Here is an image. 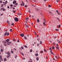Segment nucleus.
<instances>
[{"label":"nucleus","instance_id":"obj_7","mask_svg":"<svg viewBox=\"0 0 62 62\" xmlns=\"http://www.w3.org/2000/svg\"><path fill=\"white\" fill-rule=\"evenodd\" d=\"M25 26H26V27H29V26L28 25L26 24H25Z\"/></svg>","mask_w":62,"mask_h":62},{"label":"nucleus","instance_id":"obj_32","mask_svg":"<svg viewBox=\"0 0 62 62\" xmlns=\"http://www.w3.org/2000/svg\"><path fill=\"white\" fill-rule=\"evenodd\" d=\"M10 31L11 32H12V29H11L10 30Z\"/></svg>","mask_w":62,"mask_h":62},{"label":"nucleus","instance_id":"obj_49","mask_svg":"<svg viewBox=\"0 0 62 62\" xmlns=\"http://www.w3.org/2000/svg\"><path fill=\"white\" fill-rule=\"evenodd\" d=\"M51 7V6L50 5H49L48 7Z\"/></svg>","mask_w":62,"mask_h":62},{"label":"nucleus","instance_id":"obj_18","mask_svg":"<svg viewBox=\"0 0 62 62\" xmlns=\"http://www.w3.org/2000/svg\"><path fill=\"white\" fill-rule=\"evenodd\" d=\"M8 54V55H10V53H9V52H7Z\"/></svg>","mask_w":62,"mask_h":62},{"label":"nucleus","instance_id":"obj_20","mask_svg":"<svg viewBox=\"0 0 62 62\" xmlns=\"http://www.w3.org/2000/svg\"><path fill=\"white\" fill-rule=\"evenodd\" d=\"M24 39H27V38L25 36H24Z\"/></svg>","mask_w":62,"mask_h":62},{"label":"nucleus","instance_id":"obj_60","mask_svg":"<svg viewBox=\"0 0 62 62\" xmlns=\"http://www.w3.org/2000/svg\"><path fill=\"white\" fill-rule=\"evenodd\" d=\"M15 5H18V4H17V3H16Z\"/></svg>","mask_w":62,"mask_h":62},{"label":"nucleus","instance_id":"obj_44","mask_svg":"<svg viewBox=\"0 0 62 62\" xmlns=\"http://www.w3.org/2000/svg\"><path fill=\"white\" fill-rule=\"evenodd\" d=\"M13 12H14V13H15V12H16L15 11H14V10H13Z\"/></svg>","mask_w":62,"mask_h":62},{"label":"nucleus","instance_id":"obj_33","mask_svg":"<svg viewBox=\"0 0 62 62\" xmlns=\"http://www.w3.org/2000/svg\"><path fill=\"white\" fill-rule=\"evenodd\" d=\"M10 6V7H13V5L12 4H11Z\"/></svg>","mask_w":62,"mask_h":62},{"label":"nucleus","instance_id":"obj_47","mask_svg":"<svg viewBox=\"0 0 62 62\" xmlns=\"http://www.w3.org/2000/svg\"><path fill=\"white\" fill-rule=\"evenodd\" d=\"M44 51L45 52H47V51H46V49H45V50H44Z\"/></svg>","mask_w":62,"mask_h":62},{"label":"nucleus","instance_id":"obj_30","mask_svg":"<svg viewBox=\"0 0 62 62\" xmlns=\"http://www.w3.org/2000/svg\"><path fill=\"white\" fill-rule=\"evenodd\" d=\"M36 10H37V11H39V9H36Z\"/></svg>","mask_w":62,"mask_h":62},{"label":"nucleus","instance_id":"obj_35","mask_svg":"<svg viewBox=\"0 0 62 62\" xmlns=\"http://www.w3.org/2000/svg\"><path fill=\"white\" fill-rule=\"evenodd\" d=\"M21 48L22 49H23V46H21Z\"/></svg>","mask_w":62,"mask_h":62},{"label":"nucleus","instance_id":"obj_59","mask_svg":"<svg viewBox=\"0 0 62 62\" xmlns=\"http://www.w3.org/2000/svg\"><path fill=\"white\" fill-rule=\"evenodd\" d=\"M3 15V14H1L0 15L1 16H2Z\"/></svg>","mask_w":62,"mask_h":62},{"label":"nucleus","instance_id":"obj_11","mask_svg":"<svg viewBox=\"0 0 62 62\" xmlns=\"http://www.w3.org/2000/svg\"><path fill=\"white\" fill-rule=\"evenodd\" d=\"M2 9L3 10V11H4L5 10V9L4 8H2Z\"/></svg>","mask_w":62,"mask_h":62},{"label":"nucleus","instance_id":"obj_64","mask_svg":"<svg viewBox=\"0 0 62 62\" xmlns=\"http://www.w3.org/2000/svg\"><path fill=\"white\" fill-rule=\"evenodd\" d=\"M56 38V36H55L54 37V39H55Z\"/></svg>","mask_w":62,"mask_h":62},{"label":"nucleus","instance_id":"obj_52","mask_svg":"<svg viewBox=\"0 0 62 62\" xmlns=\"http://www.w3.org/2000/svg\"><path fill=\"white\" fill-rule=\"evenodd\" d=\"M56 12H57V13H58V10H56Z\"/></svg>","mask_w":62,"mask_h":62},{"label":"nucleus","instance_id":"obj_53","mask_svg":"<svg viewBox=\"0 0 62 62\" xmlns=\"http://www.w3.org/2000/svg\"><path fill=\"white\" fill-rule=\"evenodd\" d=\"M29 12L30 13H31V12L29 10Z\"/></svg>","mask_w":62,"mask_h":62},{"label":"nucleus","instance_id":"obj_6","mask_svg":"<svg viewBox=\"0 0 62 62\" xmlns=\"http://www.w3.org/2000/svg\"><path fill=\"white\" fill-rule=\"evenodd\" d=\"M16 3V0H14L13 2V4H15Z\"/></svg>","mask_w":62,"mask_h":62},{"label":"nucleus","instance_id":"obj_15","mask_svg":"<svg viewBox=\"0 0 62 62\" xmlns=\"http://www.w3.org/2000/svg\"><path fill=\"white\" fill-rule=\"evenodd\" d=\"M50 53H51V54H52L54 55V53H53V52H52V51H50Z\"/></svg>","mask_w":62,"mask_h":62},{"label":"nucleus","instance_id":"obj_14","mask_svg":"<svg viewBox=\"0 0 62 62\" xmlns=\"http://www.w3.org/2000/svg\"><path fill=\"white\" fill-rule=\"evenodd\" d=\"M7 59L6 58H5L4 59V61H7Z\"/></svg>","mask_w":62,"mask_h":62},{"label":"nucleus","instance_id":"obj_55","mask_svg":"<svg viewBox=\"0 0 62 62\" xmlns=\"http://www.w3.org/2000/svg\"><path fill=\"white\" fill-rule=\"evenodd\" d=\"M56 46H58L59 45H58V44H56Z\"/></svg>","mask_w":62,"mask_h":62},{"label":"nucleus","instance_id":"obj_4","mask_svg":"<svg viewBox=\"0 0 62 62\" xmlns=\"http://www.w3.org/2000/svg\"><path fill=\"white\" fill-rule=\"evenodd\" d=\"M12 43L11 42H9V43L8 42L7 43V44L8 45H9V44H11Z\"/></svg>","mask_w":62,"mask_h":62},{"label":"nucleus","instance_id":"obj_13","mask_svg":"<svg viewBox=\"0 0 62 62\" xmlns=\"http://www.w3.org/2000/svg\"><path fill=\"white\" fill-rule=\"evenodd\" d=\"M56 49H57L58 50V49H59V47H58V46L57 47V46H56Z\"/></svg>","mask_w":62,"mask_h":62},{"label":"nucleus","instance_id":"obj_24","mask_svg":"<svg viewBox=\"0 0 62 62\" xmlns=\"http://www.w3.org/2000/svg\"><path fill=\"white\" fill-rule=\"evenodd\" d=\"M39 58L38 57H37L36 58V60L37 61H38L39 60Z\"/></svg>","mask_w":62,"mask_h":62},{"label":"nucleus","instance_id":"obj_29","mask_svg":"<svg viewBox=\"0 0 62 62\" xmlns=\"http://www.w3.org/2000/svg\"><path fill=\"white\" fill-rule=\"evenodd\" d=\"M37 21V22H39V19H38Z\"/></svg>","mask_w":62,"mask_h":62},{"label":"nucleus","instance_id":"obj_25","mask_svg":"<svg viewBox=\"0 0 62 62\" xmlns=\"http://www.w3.org/2000/svg\"><path fill=\"white\" fill-rule=\"evenodd\" d=\"M7 23H8L9 24V21H7Z\"/></svg>","mask_w":62,"mask_h":62},{"label":"nucleus","instance_id":"obj_54","mask_svg":"<svg viewBox=\"0 0 62 62\" xmlns=\"http://www.w3.org/2000/svg\"><path fill=\"white\" fill-rule=\"evenodd\" d=\"M7 8H9V6H8L7 7Z\"/></svg>","mask_w":62,"mask_h":62},{"label":"nucleus","instance_id":"obj_28","mask_svg":"<svg viewBox=\"0 0 62 62\" xmlns=\"http://www.w3.org/2000/svg\"><path fill=\"white\" fill-rule=\"evenodd\" d=\"M43 24H44V26H45V22H44L43 23Z\"/></svg>","mask_w":62,"mask_h":62},{"label":"nucleus","instance_id":"obj_2","mask_svg":"<svg viewBox=\"0 0 62 62\" xmlns=\"http://www.w3.org/2000/svg\"><path fill=\"white\" fill-rule=\"evenodd\" d=\"M20 36H21V37H24V34L23 33H22L20 34Z\"/></svg>","mask_w":62,"mask_h":62},{"label":"nucleus","instance_id":"obj_34","mask_svg":"<svg viewBox=\"0 0 62 62\" xmlns=\"http://www.w3.org/2000/svg\"><path fill=\"white\" fill-rule=\"evenodd\" d=\"M21 54H22V55H23V56L24 55V54H23V53H21Z\"/></svg>","mask_w":62,"mask_h":62},{"label":"nucleus","instance_id":"obj_23","mask_svg":"<svg viewBox=\"0 0 62 62\" xmlns=\"http://www.w3.org/2000/svg\"><path fill=\"white\" fill-rule=\"evenodd\" d=\"M9 35V33L8 32L7 33V36H8Z\"/></svg>","mask_w":62,"mask_h":62},{"label":"nucleus","instance_id":"obj_10","mask_svg":"<svg viewBox=\"0 0 62 62\" xmlns=\"http://www.w3.org/2000/svg\"><path fill=\"white\" fill-rule=\"evenodd\" d=\"M60 25H58V26H57V27H58V28H60Z\"/></svg>","mask_w":62,"mask_h":62},{"label":"nucleus","instance_id":"obj_42","mask_svg":"<svg viewBox=\"0 0 62 62\" xmlns=\"http://www.w3.org/2000/svg\"><path fill=\"white\" fill-rule=\"evenodd\" d=\"M30 52H32V49H31L30 50Z\"/></svg>","mask_w":62,"mask_h":62},{"label":"nucleus","instance_id":"obj_8","mask_svg":"<svg viewBox=\"0 0 62 62\" xmlns=\"http://www.w3.org/2000/svg\"><path fill=\"white\" fill-rule=\"evenodd\" d=\"M28 20H29V18L26 17V21H28Z\"/></svg>","mask_w":62,"mask_h":62},{"label":"nucleus","instance_id":"obj_51","mask_svg":"<svg viewBox=\"0 0 62 62\" xmlns=\"http://www.w3.org/2000/svg\"><path fill=\"white\" fill-rule=\"evenodd\" d=\"M52 49V48L51 47H50L49 48V50H51V49Z\"/></svg>","mask_w":62,"mask_h":62},{"label":"nucleus","instance_id":"obj_26","mask_svg":"<svg viewBox=\"0 0 62 62\" xmlns=\"http://www.w3.org/2000/svg\"><path fill=\"white\" fill-rule=\"evenodd\" d=\"M43 50H42L41 51L40 53H41V54H42V53H43Z\"/></svg>","mask_w":62,"mask_h":62},{"label":"nucleus","instance_id":"obj_27","mask_svg":"<svg viewBox=\"0 0 62 62\" xmlns=\"http://www.w3.org/2000/svg\"><path fill=\"white\" fill-rule=\"evenodd\" d=\"M55 30L57 31H59V30L58 29H55Z\"/></svg>","mask_w":62,"mask_h":62},{"label":"nucleus","instance_id":"obj_43","mask_svg":"<svg viewBox=\"0 0 62 62\" xmlns=\"http://www.w3.org/2000/svg\"><path fill=\"white\" fill-rule=\"evenodd\" d=\"M32 62V60H31V61H29L28 62Z\"/></svg>","mask_w":62,"mask_h":62},{"label":"nucleus","instance_id":"obj_39","mask_svg":"<svg viewBox=\"0 0 62 62\" xmlns=\"http://www.w3.org/2000/svg\"><path fill=\"white\" fill-rule=\"evenodd\" d=\"M55 57L57 59H58V58H57V56H55Z\"/></svg>","mask_w":62,"mask_h":62},{"label":"nucleus","instance_id":"obj_63","mask_svg":"<svg viewBox=\"0 0 62 62\" xmlns=\"http://www.w3.org/2000/svg\"><path fill=\"white\" fill-rule=\"evenodd\" d=\"M57 19L59 20V19L58 18H57Z\"/></svg>","mask_w":62,"mask_h":62},{"label":"nucleus","instance_id":"obj_48","mask_svg":"<svg viewBox=\"0 0 62 62\" xmlns=\"http://www.w3.org/2000/svg\"><path fill=\"white\" fill-rule=\"evenodd\" d=\"M14 23H12V24H11V25H14Z\"/></svg>","mask_w":62,"mask_h":62},{"label":"nucleus","instance_id":"obj_40","mask_svg":"<svg viewBox=\"0 0 62 62\" xmlns=\"http://www.w3.org/2000/svg\"><path fill=\"white\" fill-rule=\"evenodd\" d=\"M37 40L38 41H39V38H37Z\"/></svg>","mask_w":62,"mask_h":62},{"label":"nucleus","instance_id":"obj_45","mask_svg":"<svg viewBox=\"0 0 62 62\" xmlns=\"http://www.w3.org/2000/svg\"><path fill=\"white\" fill-rule=\"evenodd\" d=\"M25 47L27 48V46H25Z\"/></svg>","mask_w":62,"mask_h":62},{"label":"nucleus","instance_id":"obj_46","mask_svg":"<svg viewBox=\"0 0 62 62\" xmlns=\"http://www.w3.org/2000/svg\"><path fill=\"white\" fill-rule=\"evenodd\" d=\"M49 12L50 13V14H52V13H51V12L50 11H49Z\"/></svg>","mask_w":62,"mask_h":62},{"label":"nucleus","instance_id":"obj_21","mask_svg":"<svg viewBox=\"0 0 62 62\" xmlns=\"http://www.w3.org/2000/svg\"><path fill=\"white\" fill-rule=\"evenodd\" d=\"M3 52V50L2 49H1V52Z\"/></svg>","mask_w":62,"mask_h":62},{"label":"nucleus","instance_id":"obj_41","mask_svg":"<svg viewBox=\"0 0 62 62\" xmlns=\"http://www.w3.org/2000/svg\"><path fill=\"white\" fill-rule=\"evenodd\" d=\"M4 6V4H2L1 6V7H3V6Z\"/></svg>","mask_w":62,"mask_h":62},{"label":"nucleus","instance_id":"obj_1","mask_svg":"<svg viewBox=\"0 0 62 62\" xmlns=\"http://www.w3.org/2000/svg\"><path fill=\"white\" fill-rule=\"evenodd\" d=\"M14 20L15 21H16V22H18V21L19 19H18V18L17 17H15L14 18Z\"/></svg>","mask_w":62,"mask_h":62},{"label":"nucleus","instance_id":"obj_37","mask_svg":"<svg viewBox=\"0 0 62 62\" xmlns=\"http://www.w3.org/2000/svg\"><path fill=\"white\" fill-rule=\"evenodd\" d=\"M18 15H22V14L21 13H19L18 14Z\"/></svg>","mask_w":62,"mask_h":62},{"label":"nucleus","instance_id":"obj_31","mask_svg":"<svg viewBox=\"0 0 62 62\" xmlns=\"http://www.w3.org/2000/svg\"><path fill=\"white\" fill-rule=\"evenodd\" d=\"M17 57V55H16L15 56V58H16Z\"/></svg>","mask_w":62,"mask_h":62},{"label":"nucleus","instance_id":"obj_56","mask_svg":"<svg viewBox=\"0 0 62 62\" xmlns=\"http://www.w3.org/2000/svg\"><path fill=\"white\" fill-rule=\"evenodd\" d=\"M13 41H15V39H13Z\"/></svg>","mask_w":62,"mask_h":62},{"label":"nucleus","instance_id":"obj_50","mask_svg":"<svg viewBox=\"0 0 62 62\" xmlns=\"http://www.w3.org/2000/svg\"><path fill=\"white\" fill-rule=\"evenodd\" d=\"M27 7V5H25V8H26V7Z\"/></svg>","mask_w":62,"mask_h":62},{"label":"nucleus","instance_id":"obj_17","mask_svg":"<svg viewBox=\"0 0 62 62\" xmlns=\"http://www.w3.org/2000/svg\"><path fill=\"white\" fill-rule=\"evenodd\" d=\"M35 56H38L39 54H38L37 53V54H35Z\"/></svg>","mask_w":62,"mask_h":62},{"label":"nucleus","instance_id":"obj_58","mask_svg":"<svg viewBox=\"0 0 62 62\" xmlns=\"http://www.w3.org/2000/svg\"><path fill=\"white\" fill-rule=\"evenodd\" d=\"M0 3H2V1H0Z\"/></svg>","mask_w":62,"mask_h":62},{"label":"nucleus","instance_id":"obj_57","mask_svg":"<svg viewBox=\"0 0 62 62\" xmlns=\"http://www.w3.org/2000/svg\"><path fill=\"white\" fill-rule=\"evenodd\" d=\"M4 43H5V44H7V42H6L5 41H4Z\"/></svg>","mask_w":62,"mask_h":62},{"label":"nucleus","instance_id":"obj_61","mask_svg":"<svg viewBox=\"0 0 62 62\" xmlns=\"http://www.w3.org/2000/svg\"><path fill=\"white\" fill-rule=\"evenodd\" d=\"M4 45L5 46H6V44H4Z\"/></svg>","mask_w":62,"mask_h":62},{"label":"nucleus","instance_id":"obj_9","mask_svg":"<svg viewBox=\"0 0 62 62\" xmlns=\"http://www.w3.org/2000/svg\"><path fill=\"white\" fill-rule=\"evenodd\" d=\"M10 55H8L7 56V58H8L9 57H10Z\"/></svg>","mask_w":62,"mask_h":62},{"label":"nucleus","instance_id":"obj_36","mask_svg":"<svg viewBox=\"0 0 62 62\" xmlns=\"http://www.w3.org/2000/svg\"><path fill=\"white\" fill-rule=\"evenodd\" d=\"M58 13V15H60V13H59V12H58V13Z\"/></svg>","mask_w":62,"mask_h":62},{"label":"nucleus","instance_id":"obj_16","mask_svg":"<svg viewBox=\"0 0 62 62\" xmlns=\"http://www.w3.org/2000/svg\"><path fill=\"white\" fill-rule=\"evenodd\" d=\"M6 41L7 42H9V39H7V40H6Z\"/></svg>","mask_w":62,"mask_h":62},{"label":"nucleus","instance_id":"obj_38","mask_svg":"<svg viewBox=\"0 0 62 62\" xmlns=\"http://www.w3.org/2000/svg\"><path fill=\"white\" fill-rule=\"evenodd\" d=\"M52 49H54V46L52 47Z\"/></svg>","mask_w":62,"mask_h":62},{"label":"nucleus","instance_id":"obj_19","mask_svg":"<svg viewBox=\"0 0 62 62\" xmlns=\"http://www.w3.org/2000/svg\"><path fill=\"white\" fill-rule=\"evenodd\" d=\"M42 43V41H41L40 42V44H41Z\"/></svg>","mask_w":62,"mask_h":62},{"label":"nucleus","instance_id":"obj_22","mask_svg":"<svg viewBox=\"0 0 62 62\" xmlns=\"http://www.w3.org/2000/svg\"><path fill=\"white\" fill-rule=\"evenodd\" d=\"M7 32H6V33L4 34V36H6V35H7Z\"/></svg>","mask_w":62,"mask_h":62},{"label":"nucleus","instance_id":"obj_12","mask_svg":"<svg viewBox=\"0 0 62 62\" xmlns=\"http://www.w3.org/2000/svg\"><path fill=\"white\" fill-rule=\"evenodd\" d=\"M8 3V2L7 1H6L5 2V3L4 4V5H6V4H7Z\"/></svg>","mask_w":62,"mask_h":62},{"label":"nucleus","instance_id":"obj_5","mask_svg":"<svg viewBox=\"0 0 62 62\" xmlns=\"http://www.w3.org/2000/svg\"><path fill=\"white\" fill-rule=\"evenodd\" d=\"M0 60H1V61H3V60H2V55H0Z\"/></svg>","mask_w":62,"mask_h":62},{"label":"nucleus","instance_id":"obj_3","mask_svg":"<svg viewBox=\"0 0 62 62\" xmlns=\"http://www.w3.org/2000/svg\"><path fill=\"white\" fill-rule=\"evenodd\" d=\"M22 3L21 4V6H24V3L23 2V1H22Z\"/></svg>","mask_w":62,"mask_h":62},{"label":"nucleus","instance_id":"obj_62","mask_svg":"<svg viewBox=\"0 0 62 62\" xmlns=\"http://www.w3.org/2000/svg\"><path fill=\"white\" fill-rule=\"evenodd\" d=\"M17 42H19V40H18V41H17Z\"/></svg>","mask_w":62,"mask_h":62}]
</instances>
